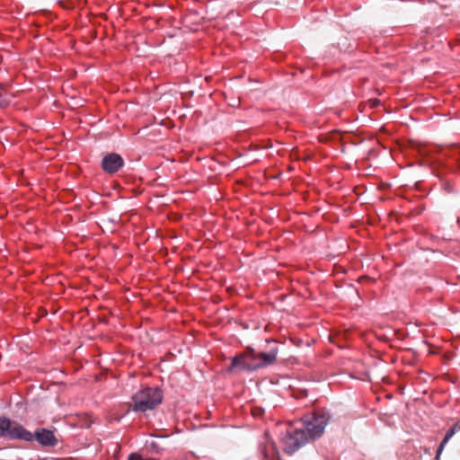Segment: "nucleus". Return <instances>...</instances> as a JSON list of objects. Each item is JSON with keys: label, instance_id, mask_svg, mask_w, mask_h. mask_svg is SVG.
I'll use <instances>...</instances> for the list:
<instances>
[{"label": "nucleus", "instance_id": "f257e3e1", "mask_svg": "<svg viewBox=\"0 0 460 460\" xmlns=\"http://www.w3.org/2000/svg\"><path fill=\"white\" fill-rule=\"evenodd\" d=\"M277 356L278 348H273L267 353H256L253 349H249L233 358L232 367H241L250 371L257 370L274 364Z\"/></svg>", "mask_w": 460, "mask_h": 460}, {"label": "nucleus", "instance_id": "f03ea898", "mask_svg": "<svg viewBox=\"0 0 460 460\" xmlns=\"http://www.w3.org/2000/svg\"><path fill=\"white\" fill-rule=\"evenodd\" d=\"M163 394L157 387H144L132 396V410L146 412L162 402Z\"/></svg>", "mask_w": 460, "mask_h": 460}, {"label": "nucleus", "instance_id": "7ed1b4c3", "mask_svg": "<svg viewBox=\"0 0 460 460\" xmlns=\"http://www.w3.org/2000/svg\"><path fill=\"white\" fill-rule=\"evenodd\" d=\"M329 417L323 411L315 412L305 416L299 427L306 438L307 442L314 441L323 436Z\"/></svg>", "mask_w": 460, "mask_h": 460}, {"label": "nucleus", "instance_id": "20e7f679", "mask_svg": "<svg viewBox=\"0 0 460 460\" xmlns=\"http://www.w3.org/2000/svg\"><path fill=\"white\" fill-rule=\"evenodd\" d=\"M0 438L31 441L33 434L21 424L12 421L6 417H0Z\"/></svg>", "mask_w": 460, "mask_h": 460}, {"label": "nucleus", "instance_id": "39448f33", "mask_svg": "<svg viewBox=\"0 0 460 460\" xmlns=\"http://www.w3.org/2000/svg\"><path fill=\"white\" fill-rule=\"evenodd\" d=\"M283 450L288 454H292L307 442L305 432L300 428L288 429L281 438Z\"/></svg>", "mask_w": 460, "mask_h": 460}, {"label": "nucleus", "instance_id": "423d86ee", "mask_svg": "<svg viewBox=\"0 0 460 460\" xmlns=\"http://www.w3.org/2000/svg\"><path fill=\"white\" fill-rule=\"evenodd\" d=\"M122 157L115 153L105 155L102 161V169L108 173L118 172L123 165Z\"/></svg>", "mask_w": 460, "mask_h": 460}, {"label": "nucleus", "instance_id": "0eeeda50", "mask_svg": "<svg viewBox=\"0 0 460 460\" xmlns=\"http://www.w3.org/2000/svg\"><path fill=\"white\" fill-rule=\"evenodd\" d=\"M33 438L43 446H54L57 442L53 432L46 429L35 431Z\"/></svg>", "mask_w": 460, "mask_h": 460}, {"label": "nucleus", "instance_id": "6e6552de", "mask_svg": "<svg viewBox=\"0 0 460 460\" xmlns=\"http://www.w3.org/2000/svg\"><path fill=\"white\" fill-rule=\"evenodd\" d=\"M455 432H456V429L455 427L449 429L447 433H446V436L445 438H443V440L441 441L438 450H437V455H436V458L438 459L440 454L442 453L445 446L447 445V443L449 441V439L455 435Z\"/></svg>", "mask_w": 460, "mask_h": 460}, {"label": "nucleus", "instance_id": "1a4fd4ad", "mask_svg": "<svg viewBox=\"0 0 460 460\" xmlns=\"http://www.w3.org/2000/svg\"><path fill=\"white\" fill-rule=\"evenodd\" d=\"M379 103H380V101L377 100V99H375V100L372 101L373 106H377Z\"/></svg>", "mask_w": 460, "mask_h": 460}]
</instances>
